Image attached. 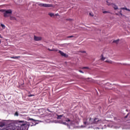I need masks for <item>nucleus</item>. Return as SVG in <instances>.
I'll list each match as a JSON object with an SVG mask.
<instances>
[{
  "label": "nucleus",
  "mask_w": 130,
  "mask_h": 130,
  "mask_svg": "<svg viewBox=\"0 0 130 130\" xmlns=\"http://www.w3.org/2000/svg\"><path fill=\"white\" fill-rule=\"evenodd\" d=\"M30 123L23 120H16L11 121L4 130H28Z\"/></svg>",
  "instance_id": "f257e3e1"
},
{
  "label": "nucleus",
  "mask_w": 130,
  "mask_h": 130,
  "mask_svg": "<svg viewBox=\"0 0 130 130\" xmlns=\"http://www.w3.org/2000/svg\"><path fill=\"white\" fill-rule=\"evenodd\" d=\"M102 122V120L101 119H99L98 118H94L92 119V118H89V122L87 121H84V124L85 125H89V124H98L99 123H101Z\"/></svg>",
  "instance_id": "f03ea898"
},
{
  "label": "nucleus",
  "mask_w": 130,
  "mask_h": 130,
  "mask_svg": "<svg viewBox=\"0 0 130 130\" xmlns=\"http://www.w3.org/2000/svg\"><path fill=\"white\" fill-rule=\"evenodd\" d=\"M0 12L4 13V17H5V18H8V17H9L10 15H12V13H13V11H12V10L11 9H8L7 10L2 9L0 10Z\"/></svg>",
  "instance_id": "7ed1b4c3"
},
{
  "label": "nucleus",
  "mask_w": 130,
  "mask_h": 130,
  "mask_svg": "<svg viewBox=\"0 0 130 130\" xmlns=\"http://www.w3.org/2000/svg\"><path fill=\"white\" fill-rule=\"evenodd\" d=\"M37 4L38 5H39V7L43 8H50L51 7H52V5L50 4H43L40 3H38Z\"/></svg>",
  "instance_id": "20e7f679"
},
{
  "label": "nucleus",
  "mask_w": 130,
  "mask_h": 130,
  "mask_svg": "<svg viewBox=\"0 0 130 130\" xmlns=\"http://www.w3.org/2000/svg\"><path fill=\"white\" fill-rule=\"evenodd\" d=\"M41 39H42V38L41 37H37L36 36H35L34 38V40H35V41H40Z\"/></svg>",
  "instance_id": "39448f33"
},
{
  "label": "nucleus",
  "mask_w": 130,
  "mask_h": 130,
  "mask_svg": "<svg viewBox=\"0 0 130 130\" xmlns=\"http://www.w3.org/2000/svg\"><path fill=\"white\" fill-rule=\"evenodd\" d=\"M58 53H60V54L61 55V56H64V57H67V54L64 53H63V52L61 51H59Z\"/></svg>",
  "instance_id": "423d86ee"
},
{
  "label": "nucleus",
  "mask_w": 130,
  "mask_h": 130,
  "mask_svg": "<svg viewBox=\"0 0 130 130\" xmlns=\"http://www.w3.org/2000/svg\"><path fill=\"white\" fill-rule=\"evenodd\" d=\"M21 57V56H11L10 57V58H13L14 59H18V58H19Z\"/></svg>",
  "instance_id": "0eeeda50"
},
{
  "label": "nucleus",
  "mask_w": 130,
  "mask_h": 130,
  "mask_svg": "<svg viewBox=\"0 0 130 130\" xmlns=\"http://www.w3.org/2000/svg\"><path fill=\"white\" fill-rule=\"evenodd\" d=\"M57 119H61V117H62V116H63V115H57Z\"/></svg>",
  "instance_id": "6e6552de"
},
{
  "label": "nucleus",
  "mask_w": 130,
  "mask_h": 130,
  "mask_svg": "<svg viewBox=\"0 0 130 130\" xmlns=\"http://www.w3.org/2000/svg\"><path fill=\"white\" fill-rule=\"evenodd\" d=\"M10 19L11 21H15L16 20V17L13 16H10Z\"/></svg>",
  "instance_id": "1a4fd4ad"
},
{
  "label": "nucleus",
  "mask_w": 130,
  "mask_h": 130,
  "mask_svg": "<svg viewBox=\"0 0 130 130\" xmlns=\"http://www.w3.org/2000/svg\"><path fill=\"white\" fill-rule=\"evenodd\" d=\"M49 16H50V17H54V16H55V15L54 14V13H48Z\"/></svg>",
  "instance_id": "9d476101"
},
{
  "label": "nucleus",
  "mask_w": 130,
  "mask_h": 130,
  "mask_svg": "<svg viewBox=\"0 0 130 130\" xmlns=\"http://www.w3.org/2000/svg\"><path fill=\"white\" fill-rule=\"evenodd\" d=\"M118 42H119V39L113 41V43H116V44H117Z\"/></svg>",
  "instance_id": "9b49d317"
},
{
  "label": "nucleus",
  "mask_w": 130,
  "mask_h": 130,
  "mask_svg": "<svg viewBox=\"0 0 130 130\" xmlns=\"http://www.w3.org/2000/svg\"><path fill=\"white\" fill-rule=\"evenodd\" d=\"M78 36H77V37L75 36H68L67 37V38H73L74 37H75V38H77V37H78Z\"/></svg>",
  "instance_id": "f8f14e48"
},
{
  "label": "nucleus",
  "mask_w": 130,
  "mask_h": 130,
  "mask_svg": "<svg viewBox=\"0 0 130 130\" xmlns=\"http://www.w3.org/2000/svg\"><path fill=\"white\" fill-rule=\"evenodd\" d=\"M121 10H125L126 11H128L129 12H130V10L126 8H121Z\"/></svg>",
  "instance_id": "ddd939ff"
},
{
  "label": "nucleus",
  "mask_w": 130,
  "mask_h": 130,
  "mask_svg": "<svg viewBox=\"0 0 130 130\" xmlns=\"http://www.w3.org/2000/svg\"><path fill=\"white\" fill-rule=\"evenodd\" d=\"M14 116H19V113H18V111L14 113Z\"/></svg>",
  "instance_id": "4468645a"
},
{
  "label": "nucleus",
  "mask_w": 130,
  "mask_h": 130,
  "mask_svg": "<svg viewBox=\"0 0 130 130\" xmlns=\"http://www.w3.org/2000/svg\"><path fill=\"white\" fill-rule=\"evenodd\" d=\"M66 121H67V122H72V120H71L70 119H69V118H67L66 119Z\"/></svg>",
  "instance_id": "2eb2a0df"
},
{
  "label": "nucleus",
  "mask_w": 130,
  "mask_h": 130,
  "mask_svg": "<svg viewBox=\"0 0 130 130\" xmlns=\"http://www.w3.org/2000/svg\"><path fill=\"white\" fill-rule=\"evenodd\" d=\"M3 126H5V123H1L0 124V127H3Z\"/></svg>",
  "instance_id": "dca6fc26"
},
{
  "label": "nucleus",
  "mask_w": 130,
  "mask_h": 130,
  "mask_svg": "<svg viewBox=\"0 0 130 130\" xmlns=\"http://www.w3.org/2000/svg\"><path fill=\"white\" fill-rule=\"evenodd\" d=\"M1 27H2L3 29H6V26L3 24H1Z\"/></svg>",
  "instance_id": "f3484780"
},
{
  "label": "nucleus",
  "mask_w": 130,
  "mask_h": 130,
  "mask_svg": "<svg viewBox=\"0 0 130 130\" xmlns=\"http://www.w3.org/2000/svg\"><path fill=\"white\" fill-rule=\"evenodd\" d=\"M106 62H108V63H112V61H111V60H106Z\"/></svg>",
  "instance_id": "a211bd4d"
},
{
  "label": "nucleus",
  "mask_w": 130,
  "mask_h": 130,
  "mask_svg": "<svg viewBox=\"0 0 130 130\" xmlns=\"http://www.w3.org/2000/svg\"><path fill=\"white\" fill-rule=\"evenodd\" d=\"M28 120H32V121H34V122H35V121H37L36 120H35L33 118H29L28 119Z\"/></svg>",
  "instance_id": "6ab92c4d"
},
{
  "label": "nucleus",
  "mask_w": 130,
  "mask_h": 130,
  "mask_svg": "<svg viewBox=\"0 0 130 130\" xmlns=\"http://www.w3.org/2000/svg\"><path fill=\"white\" fill-rule=\"evenodd\" d=\"M89 67H83L82 68V69H86V70H89Z\"/></svg>",
  "instance_id": "aec40b11"
},
{
  "label": "nucleus",
  "mask_w": 130,
  "mask_h": 130,
  "mask_svg": "<svg viewBox=\"0 0 130 130\" xmlns=\"http://www.w3.org/2000/svg\"><path fill=\"white\" fill-rule=\"evenodd\" d=\"M101 59L102 60H104V59H105V57H103V55H102V58H101Z\"/></svg>",
  "instance_id": "412c9836"
},
{
  "label": "nucleus",
  "mask_w": 130,
  "mask_h": 130,
  "mask_svg": "<svg viewBox=\"0 0 130 130\" xmlns=\"http://www.w3.org/2000/svg\"><path fill=\"white\" fill-rule=\"evenodd\" d=\"M114 10H117L118 9V8H117V6H115V7H114Z\"/></svg>",
  "instance_id": "4be33fe9"
},
{
  "label": "nucleus",
  "mask_w": 130,
  "mask_h": 130,
  "mask_svg": "<svg viewBox=\"0 0 130 130\" xmlns=\"http://www.w3.org/2000/svg\"><path fill=\"white\" fill-rule=\"evenodd\" d=\"M33 96H35V95L34 94H29L28 95V97H32Z\"/></svg>",
  "instance_id": "5701e85b"
},
{
  "label": "nucleus",
  "mask_w": 130,
  "mask_h": 130,
  "mask_svg": "<svg viewBox=\"0 0 130 130\" xmlns=\"http://www.w3.org/2000/svg\"><path fill=\"white\" fill-rule=\"evenodd\" d=\"M62 124H64L65 125H67V124H68V123H67V122H62Z\"/></svg>",
  "instance_id": "b1692460"
},
{
  "label": "nucleus",
  "mask_w": 130,
  "mask_h": 130,
  "mask_svg": "<svg viewBox=\"0 0 130 130\" xmlns=\"http://www.w3.org/2000/svg\"><path fill=\"white\" fill-rule=\"evenodd\" d=\"M89 16H91V17H94V15L92 14L91 13H89Z\"/></svg>",
  "instance_id": "393cba45"
},
{
  "label": "nucleus",
  "mask_w": 130,
  "mask_h": 130,
  "mask_svg": "<svg viewBox=\"0 0 130 130\" xmlns=\"http://www.w3.org/2000/svg\"><path fill=\"white\" fill-rule=\"evenodd\" d=\"M79 72L80 73H81L82 74H84V72L83 71H82V70H79Z\"/></svg>",
  "instance_id": "a878e982"
},
{
  "label": "nucleus",
  "mask_w": 130,
  "mask_h": 130,
  "mask_svg": "<svg viewBox=\"0 0 130 130\" xmlns=\"http://www.w3.org/2000/svg\"><path fill=\"white\" fill-rule=\"evenodd\" d=\"M81 52L82 53H86V51H81Z\"/></svg>",
  "instance_id": "bb28decb"
},
{
  "label": "nucleus",
  "mask_w": 130,
  "mask_h": 130,
  "mask_svg": "<svg viewBox=\"0 0 130 130\" xmlns=\"http://www.w3.org/2000/svg\"><path fill=\"white\" fill-rule=\"evenodd\" d=\"M107 13H108L107 11H104L103 14H106Z\"/></svg>",
  "instance_id": "cd10ccee"
},
{
  "label": "nucleus",
  "mask_w": 130,
  "mask_h": 130,
  "mask_svg": "<svg viewBox=\"0 0 130 130\" xmlns=\"http://www.w3.org/2000/svg\"><path fill=\"white\" fill-rule=\"evenodd\" d=\"M55 16H59V14H58V13H57V14H55Z\"/></svg>",
  "instance_id": "c85d7f7f"
},
{
  "label": "nucleus",
  "mask_w": 130,
  "mask_h": 130,
  "mask_svg": "<svg viewBox=\"0 0 130 130\" xmlns=\"http://www.w3.org/2000/svg\"><path fill=\"white\" fill-rule=\"evenodd\" d=\"M121 12H122L121 10H120L119 12V13L121 15H122V13H121Z\"/></svg>",
  "instance_id": "c756f323"
},
{
  "label": "nucleus",
  "mask_w": 130,
  "mask_h": 130,
  "mask_svg": "<svg viewBox=\"0 0 130 130\" xmlns=\"http://www.w3.org/2000/svg\"><path fill=\"white\" fill-rule=\"evenodd\" d=\"M127 115H128V114H127V115L125 117V118H126V117H127Z\"/></svg>",
  "instance_id": "7c9ffc66"
},
{
  "label": "nucleus",
  "mask_w": 130,
  "mask_h": 130,
  "mask_svg": "<svg viewBox=\"0 0 130 130\" xmlns=\"http://www.w3.org/2000/svg\"><path fill=\"white\" fill-rule=\"evenodd\" d=\"M0 38H3V37H2V35H0Z\"/></svg>",
  "instance_id": "2f4dec72"
},
{
  "label": "nucleus",
  "mask_w": 130,
  "mask_h": 130,
  "mask_svg": "<svg viewBox=\"0 0 130 130\" xmlns=\"http://www.w3.org/2000/svg\"><path fill=\"white\" fill-rule=\"evenodd\" d=\"M2 43V41L0 40V44Z\"/></svg>",
  "instance_id": "473e14b6"
},
{
  "label": "nucleus",
  "mask_w": 130,
  "mask_h": 130,
  "mask_svg": "<svg viewBox=\"0 0 130 130\" xmlns=\"http://www.w3.org/2000/svg\"><path fill=\"white\" fill-rule=\"evenodd\" d=\"M50 51H52V50H49Z\"/></svg>",
  "instance_id": "72a5a7b5"
},
{
  "label": "nucleus",
  "mask_w": 130,
  "mask_h": 130,
  "mask_svg": "<svg viewBox=\"0 0 130 130\" xmlns=\"http://www.w3.org/2000/svg\"><path fill=\"white\" fill-rule=\"evenodd\" d=\"M30 125H31V126H32V125H32V124H31Z\"/></svg>",
  "instance_id": "f704fd0d"
}]
</instances>
